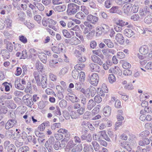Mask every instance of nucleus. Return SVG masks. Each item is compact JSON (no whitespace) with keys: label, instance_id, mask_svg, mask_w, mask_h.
<instances>
[{"label":"nucleus","instance_id":"obj_41","mask_svg":"<svg viewBox=\"0 0 152 152\" xmlns=\"http://www.w3.org/2000/svg\"><path fill=\"white\" fill-rule=\"evenodd\" d=\"M5 43L7 45V48L9 51H12L13 50V45L12 44L9 42L4 41Z\"/></svg>","mask_w":152,"mask_h":152},{"label":"nucleus","instance_id":"obj_30","mask_svg":"<svg viewBox=\"0 0 152 152\" xmlns=\"http://www.w3.org/2000/svg\"><path fill=\"white\" fill-rule=\"evenodd\" d=\"M66 7L64 5H58L55 7V9L56 11L59 12H63L65 11Z\"/></svg>","mask_w":152,"mask_h":152},{"label":"nucleus","instance_id":"obj_10","mask_svg":"<svg viewBox=\"0 0 152 152\" xmlns=\"http://www.w3.org/2000/svg\"><path fill=\"white\" fill-rule=\"evenodd\" d=\"M109 73H113L118 76H121L122 74L121 70L119 67L115 66L114 68H110L109 70Z\"/></svg>","mask_w":152,"mask_h":152},{"label":"nucleus","instance_id":"obj_59","mask_svg":"<svg viewBox=\"0 0 152 152\" xmlns=\"http://www.w3.org/2000/svg\"><path fill=\"white\" fill-rule=\"evenodd\" d=\"M119 114L117 115V119L118 121H121L123 120L124 117L122 116V114L123 113V111L121 110H119L118 111Z\"/></svg>","mask_w":152,"mask_h":152},{"label":"nucleus","instance_id":"obj_16","mask_svg":"<svg viewBox=\"0 0 152 152\" xmlns=\"http://www.w3.org/2000/svg\"><path fill=\"white\" fill-rule=\"evenodd\" d=\"M5 105L9 108L15 109L16 107V105L15 104L13 101L11 100H6L4 102Z\"/></svg>","mask_w":152,"mask_h":152},{"label":"nucleus","instance_id":"obj_54","mask_svg":"<svg viewBox=\"0 0 152 152\" xmlns=\"http://www.w3.org/2000/svg\"><path fill=\"white\" fill-rule=\"evenodd\" d=\"M29 53H30V55L28 56V58H30L32 57V56H35L36 53V50L33 48H31L29 50Z\"/></svg>","mask_w":152,"mask_h":152},{"label":"nucleus","instance_id":"obj_1","mask_svg":"<svg viewBox=\"0 0 152 152\" xmlns=\"http://www.w3.org/2000/svg\"><path fill=\"white\" fill-rule=\"evenodd\" d=\"M33 75L38 86L41 85L42 87L43 88L47 87V80L46 76L39 75L38 73L37 72H34Z\"/></svg>","mask_w":152,"mask_h":152},{"label":"nucleus","instance_id":"obj_42","mask_svg":"<svg viewBox=\"0 0 152 152\" xmlns=\"http://www.w3.org/2000/svg\"><path fill=\"white\" fill-rule=\"evenodd\" d=\"M5 87V90L6 91H10V86L12 87V85L10 83H8L7 82H5L3 83Z\"/></svg>","mask_w":152,"mask_h":152},{"label":"nucleus","instance_id":"obj_29","mask_svg":"<svg viewBox=\"0 0 152 152\" xmlns=\"http://www.w3.org/2000/svg\"><path fill=\"white\" fill-rule=\"evenodd\" d=\"M75 23L72 21H70L67 23V26L69 28H72L71 29L75 31L76 28H78V26L77 25H75Z\"/></svg>","mask_w":152,"mask_h":152},{"label":"nucleus","instance_id":"obj_52","mask_svg":"<svg viewBox=\"0 0 152 152\" xmlns=\"http://www.w3.org/2000/svg\"><path fill=\"white\" fill-rule=\"evenodd\" d=\"M85 66V65L84 64H79L76 65L75 66V68L76 70L78 69L79 70H82L83 69V68Z\"/></svg>","mask_w":152,"mask_h":152},{"label":"nucleus","instance_id":"obj_13","mask_svg":"<svg viewBox=\"0 0 152 152\" xmlns=\"http://www.w3.org/2000/svg\"><path fill=\"white\" fill-rule=\"evenodd\" d=\"M87 20L92 23L95 24L98 20V18L92 15H89L87 17Z\"/></svg>","mask_w":152,"mask_h":152},{"label":"nucleus","instance_id":"obj_26","mask_svg":"<svg viewBox=\"0 0 152 152\" xmlns=\"http://www.w3.org/2000/svg\"><path fill=\"white\" fill-rule=\"evenodd\" d=\"M83 150L85 152H92L93 149L91 145L85 144L84 145Z\"/></svg>","mask_w":152,"mask_h":152},{"label":"nucleus","instance_id":"obj_9","mask_svg":"<svg viewBox=\"0 0 152 152\" xmlns=\"http://www.w3.org/2000/svg\"><path fill=\"white\" fill-rule=\"evenodd\" d=\"M149 12V8L147 6L140 8L139 12L140 16L143 18L147 15Z\"/></svg>","mask_w":152,"mask_h":152},{"label":"nucleus","instance_id":"obj_63","mask_svg":"<svg viewBox=\"0 0 152 152\" xmlns=\"http://www.w3.org/2000/svg\"><path fill=\"white\" fill-rule=\"evenodd\" d=\"M55 115H61L60 108L56 106L55 110L53 112Z\"/></svg>","mask_w":152,"mask_h":152},{"label":"nucleus","instance_id":"obj_8","mask_svg":"<svg viewBox=\"0 0 152 152\" xmlns=\"http://www.w3.org/2000/svg\"><path fill=\"white\" fill-rule=\"evenodd\" d=\"M21 83V84L18 80H15V86L19 89L23 90L24 89L26 84V82L25 81L24 78L22 79Z\"/></svg>","mask_w":152,"mask_h":152},{"label":"nucleus","instance_id":"obj_35","mask_svg":"<svg viewBox=\"0 0 152 152\" xmlns=\"http://www.w3.org/2000/svg\"><path fill=\"white\" fill-rule=\"evenodd\" d=\"M75 17L78 19H83L85 18V15L83 12H79L76 14Z\"/></svg>","mask_w":152,"mask_h":152},{"label":"nucleus","instance_id":"obj_58","mask_svg":"<svg viewBox=\"0 0 152 152\" xmlns=\"http://www.w3.org/2000/svg\"><path fill=\"white\" fill-rule=\"evenodd\" d=\"M90 88L91 89V95L92 97H93L96 93V88L92 86H90Z\"/></svg>","mask_w":152,"mask_h":152},{"label":"nucleus","instance_id":"obj_31","mask_svg":"<svg viewBox=\"0 0 152 152\" xmlns=\"http://www.w3.org/2000/svg\"><path fill=\"white\" fill-rule=\"evenodd\" d=\"M33 4L39 11H42L44 10L45 7L42 4L36 2H34Z\"/></svg>","mask_w":152,"mask_h":152},{"label":"nucleus","instance_id":"obj_37","mask_svg":"<svg viewBox=\"0 0 152 152\" xmlns=\"http://www.w3.org/2000/svg\"><path fill=\"white\" fill-rule=\"evenodd\" d=\"M91 144L95 151H98L100 149V146L98 143L96 141H93Z\"/></svg>","mask_w":152,"mask_h":152},{"label":"nucleus","instance_id":"obj_56","mask_svg":"<svg viewBox=\"0 0 152 152\" xmlns=\"http://www.w3.org/2000/svg\"><path fill=\"white\" fill-rule=\"evenodd\" d=\"M61 127V124L60 123H55L53 124L51 126L52 130H54L57 128H60Z\"/></svg>","mask_w":152,"mask_h":152},{"label":"nucleus","instance_id":"obj_51","mask_svg":"<svg viewBox=\"0 0 152 152\" xmlns=\"http://www.w3.org/2000/svg\"><path fill=\"white\" fill-rule=\"evenodd\" d=\"M67 103V102L65 100L62 99L60 102L59 105L61 107L64 108L66 107Z\"/></svg>","mask_w":152,"mask_h":152},{"label":"nucleus","instance_id":"obj_61","mask_svg":"<svg viewBox=\"0 0 152 152\" xmlns=\"http://www.w3.org/2000/svg\"><path fill=\"white\" fill-rule=\"evenodd\" d=\"M118 7H113L110 10V12L111 13H117L118 12V11H119V10H118Z\"/></svg>","mask_w":152,"mask_h":152},{"label":"nucleus","instance_id":"obj_24","mask_svg":"<svg viewBox=\"0 0 152 152\" xmlns=\"http://www.w3.org/2000/svg\"><path fill=\"white\" fill-rule=\"evenodd\" d=\"M117 25H119L123 27L125 26L128 25H129L127 26L128 27L130 28L132 26L131 24H129V23L128 22H126L122 20H119L116 23Z\"/></svg>","mask_w":152,"mask_h":152},{"label":"nucleus","instance_id":"obj_18","mask_svg":"<svg viewBox=\"0 0 152 152\" xmlns=\"http://www.w3.org/2000/svg\"><path fill=\"white\" fill-rule=\"evenodd\" d=\"M91 59L94 63H97L100 65H101L103 64L101 59L96 55H92L91 56Z\"/></svg>","mask_w":152,"mask_h":152},{"label":"nucleus","instance_id":"obj_27","mask_svg":"<svg viewBox=\"0 0 152 152\" xmlns=\"http://www.w3.org/2000/svg\"><path fill=\"white\" fill-rule=\"evenodd\" d=\"M70 44L76 45L80 43V41L75 37H73L70 39Z\"/></svg>","mask_w":152,"mask_h":152},{"label":"nucleus","instance_id":"obj_50","mask_svg":"<svg viewBox=\"0 0 152 152\" xmlns=\"http://www.w3.org/2000/svg\"><path fill=\"white\" fill-rule=\"evenodd\" d=\"M53 62V60H50L49 62V66L51 68H56L60 66V64H54Z\"/></svg>","mask_w":152,"mask_h":152},{"label":"nucleus","instance_id":"obj_36","mask_svg":"<svg viewBox=\"0 0 152 152\" xmlns=\"http://www.w3.org/2000/svg\"><path fill=\"white\" fill-rule=\"evenodd\" d=\"M79 72L76 69L72 71V75L74 78L77 79L78 78L79 76Z\"/></svg>","mask_w":152,"mask_h":152},{"label":"nucleus","instance_id":"obj_39","mask_svg":"<svg viewBox=\"0 0 152 152\" xmlns=\"http://www.w3.org/2000/svg\"><path fill=\"white\" fill-rule=\"evenodd\" d=\"M68 69L67 68H63L60 70L59 73V75L61 77L63 76L68 72Z\"/></svg>","mask_w":152,"mask_h":152},{"label":"nucleus","instance_id":"obj_4","mask_svg":"<svg viewBox=\"0 0 152 152\" xmlns=\"http://www.w3.org/2000/svg\"><path fill=\"white\" fill-rule=\"evenodd\" d=\"M71 141H70L67 145V149H68V152H77L81 151L83 149L82 146L81 145L78 144L76 146L72 145H69Z\"/></svg>","mask_w":152,"mask_h":152},{"label":"nucleus","instance_id":"obj_14","mask_svg":"<svg viewBox=\"0 0 152 152\" xmlns=\"http://www.w3.org/2000/svg\"><path fill=\"white\" fill-rule=\"evenodd\" d=\"M90 70L92 72H99L100 68L99 66L96 64L91 63L89 65Z\"/></svg>","mask_w":152,"mask_h":152},{"label":"nucleus","instance_id":"obj_55","mask_svg":"<svg viewBox=\"0 0 152 152\" xmlns=\"http://www.w3.org/2000/svg\"><path fill=\"white\" fill-rule=\"evenodd\" d=\"M19 40L22 42L24 44L26 43L27 42V39L26 37L23 35H20L19 37Z\"/></svg>","mask_w":152,"mask_h":152},{"label":"nucleus","instance_id":"obj_45","mask_svg":"<svg viewBox=\"0 0 152 152\" xmlns=\"http://www.w3.org/2000/svg\"><path fill=\"white\" fill-rule=\"evenodd\" d=\"M95 32V31L94 30H93L89 32L86 35V37L88 39H91L94 36Z\"/></svg>","mask_w":152,"mask_h":152},{"label":"nucleus","instance_id":"obj_32","mask_svg":"<svg viewBox=\"0 0 152 152\" xmlns=\"http://www.w3.org/2000/svg\"><path fill=\"white\" fill-rule=\"evenodd\" d=\"M104 42L110 48H112L114 46V45L111 41L109 39H104Z\"/></svg>","mask_w":152,"mask_h":152},{"label":"nucleus","instance_id":"obj_64","mask_svg":"<svg viewBox=\"0 0 152 152\" xmlns=\"http://www.w3.org/2000/svg\"><path fill=\"white\" fill-rule=\"evenodd\" d=\"M122 66L124 68L126 69H128L131 67V64L127 62H124Z\"/></svg>","mask_w":152,"mask_h":152},{"label":"nucleus","instance_id":"obj_6","mask_svg":"<svg viewBox=\"0 0 152 152\" xmlns=\"http://www.w3.org/2000/svg\"><path fill=\"white\" fill-rule=\"evenodd\" d=\"M52 50L55 53L57 54L60 53L61 52H64L65 51L64 45L63 43H60L57 46L52 47Z\"/></svg>","mask_w":152,"mask_h":152},{"label":"nucleus","instance_id":"obj_7","mask_svg":"<svg viewBox=\"0 0 152 152\" xmlns=\"http://www.w3.org/2000/svg\"><path fill=\"white\" fill-rule=\"evenodd\" d=\"M23 100L26 105L30 107H31L34 104L32 97L28 95L24 96L23 98Z\"/></svg>","mask_w":152,"mask_h":152},{"label":"nucleus","instance_id":"obj_21","mask_svg":"<svg viewBox=\"0 0 152 152\" xmlns=\"http://www.w3.org/2000/svg\"><path fill=\"white\" fill-rule=\"evenodd\" d=\"M124 34L127 37H131L134 34V32L131 29L126 28L124 31Z\"/></svg>","mask_w":152,"mask_h":152},{"label":"nucleus","instance_id":"obj_53","mask_svg":"<svg viewBox=\"0 0 152 152\" xmlns=\"http://www.w3.org/2000/svg\"><path fill=\"white\" fill-rule=\"evenodd\" d=\"M29 148L28 146H23L22 147L20 148L19 150V152H29Z\"/></svg>","mask_w":152,"mask_h":152},{"label":"nucleus","instance_id":"obj_40","mask_svg":"<svg viewBox=\"0 0 152 152\" xmlns=\"http://www.w3.org/2000/svg\"><path fill=\"white\" fill-rule=\"evenodd\" d=\"M144 21L145 23L148 24L152 23V16L151 15L147 16L144 19Z\"/></svg>","mask_w":152,"mask_h":152},{"label":"nucleus","instance_id":"obj_44","mask_svg":"<svg viewBox=\"0 0 152 152\" xmlns=\"http://www.w3.org/2000/svg\"><path fill=\"white\" fill-rule=\"evenodd\" d=\"M5 23L6 25V28H10L12 26V20L9 18H6Z\"/></svg>","mask_w":152,"mask_h":152},{"label":"nucleus","instance_id":"obj_48","mask_svg":"<svg viewBox=\"0 0 152 152\" xmlns=\"http://www.w3.org/2000/svg\"><path fill=\"white\" fill-rule=\"evenodd\" d=\"M36 67L38 70L42 72L44 70V67L41 63H37L36 65Z\"/></svg>","mask_w":152,"mask_h":152},{"label":"nucleus","instance_id":"obj_5","mask_svg":"<svg viewBox=\"0 0 152 152\" xmlns=\"http://www.w3.org/2000/svg\"><path fill=\"white\" fill-rule=\"evenodd\" d=\"M109 27L105 24L101 25L100 28H98L97 30L96 34L97 35H101L103 33L104 34L107 33L109 30Z\"/></svg>","mask_w":152,"mask_h":152},{"label":"nucleus","instance_id":"obj_20","mask_svg":"<svg viewBox=\"0 0 152 152\" xmlns=\"http://www.w3.org/2000/svg\"><path fill=\"white\" fill-rule=\"evenodd\" d=\"M139 51L141 54L146 55L148 52V48L146 45L142 46L140 48Z\"/></svg>","mask_w":152,"mask_h":152},{"label":"nucleus","instance_id":"obj_38","mask_svg":"<svg viewBox=\"0 0 152 152\" xmlns=\"http://www.w3.org/2000/svg\"><path fill=\"white\" fill-rule=\"evenodd\" d=\"M7 150L8 152H15L16 149L13 144H10L7 148Z\"/></svg>","mask_w":152,"mask_h":152},{"label":"nucleus","instance_id":"obj_57","mask_svg":"<svg viewBox=\"0 0 152 152\" xmlns=\"http://www.w3.org/2000/svg\"><path fill=\"white\" fill-rule=\"evenodd\" d=\"M24 24L29 29H31L33 28L34 26V24L31 23L29 22H28L27 21L25 22L24 23Z\"/></svg>","mask_w":152,"mask_h":152},{"label":"nucleus","instance_id":"obj_17","mask_svg":"<svg viewBox=\"0 0 152 152\" xmlns=\"http://www.w3.org/2000/svg\"><path fill=\"white\" fill-rule=\"evenodd\" d=\"M5 104L4 101H2L0 102V113L1 114L2 113L4 114H6L7 112V109L5 107Z\"/></svg>","mask_w":152,"mask_h":152},{"label":"nucleus","instance_id":"obj_12","mask_svg":"<svg viewBox=\"0 0 152 152\" xmlns=\"http://www.w3.org/2000/svg\"><path fill=\"white\" fill-rule=\"evenodd\" d=\"M17 123V121L14 119H10L6 123L5 125V128L6 129L12 127Z\"/></svg>","mask_w":152,"mask_h":152},{"label":"nucleus","instance_id":"obj_62","mask_svg":"<svg viewBox=\"0 0 152 152\" xmlns=\"http://www.w3.org/2000/svg\"><path fill=\"white\" fill-rule=\"evenodd\" d=\"M100 89L101 90V92H103L105 93H107L108 92V89L105 84H102L101 88Z\"/></svg>","mask_w":152,"mask_h":152},{"label":"nucleus","instance_id":"obj_3","mask_svg":"<svg viewBox=\"0 0 152 152\" xmlns=\"http://www.w3.org/2000/svg\"><path fill=\"white\" fill-rule=\"evenodd\" d=\"M88 80L92 85L96 86L99 82V77L97 74L94 73L89 74Z\"/></svg>","mask_w":152,"mask_h":152},{"label":"nucleus","instance_id":"obj_34","mask_svg":"<svg viewBox=\"0 0 152 152\" xmlns=\"http://www.w3.org/2000/svg\"><path fill=\"white\" fill-rule=\"evenodd\" d=\"M24 141L23 140H21L20 138H18L15 142V144L17 147H20L23 145V144Z\"/></svg>","mask_w":152,"mask_h":152},{"label":"nucleus","instance_id":"obj_47","mask_svg":"<svg viewBox=\"0 0 152 152\" xmlns=\"http://www.w3.org/2000/svg\"><path fill=\"white\" fill-rule=\"evenodd\" d=\"M62 33L64 37L67 38H70L71 35L70 33L66 30L64 29L62 31Z\"/></svg>","mask_w":152,"mask_h":152},{"label":"nucleus","instance_id":"obj_28","mask_svg":"<svg viewBox=\"0 0 152 152\" xmlns=\"http://www.w3.org/2000/svg\"><path fill=\"white\" fill-rule=\"evenodd\" d=\"M132 7V4H131L124 5L123 7L124 12L126 14H129Z\"/></svg>","mask_w":152,"mask_h":152},{"label":"nucleus","instance_id":"obj_46","mask_svg":"<svg viewBox=\"0 0 152 152\" xmlns=\"http://www.w3.org/2000/svg\"><path fill=\"white\" fill-rule=\"evenodd\" d=\"M18 138H20L21 140L23 141L26 138L27 136L26 133L24 132H23L21 134H19V135L17 134Z\"/></svg>","mask_w":152,"mask_h":152},{"label":"nucleus","instance_id":"obj_15","mask_svg":"<svg viewBox=\"0 0 152 152\" xmlns=\"http://www.w3.org/2000/svg\"><path fill=\"white\" fill-rule=\"evenodd\" d=\"M115 39L120 44L123 45L124 42V39L123 35L121 33L117 34L115 35Z\"/></svg>","mask_w":152,"mask_h":152},{"label":"nucleus","instance_id":"obj_11","mask_svg":"<svg viewBox=\"0 0 152 152\" xmlns=\"http://www.w3.org/2000/svg\"><path fill=\"white\" fill-rule=\"evenodd\" d=\"M42 23L43 26H47L50 24L55 25L56 23V22L50 18H44L42 20Z\"/></svg>","mask_w":152,"mask_h":152},{"label":"nucleus","instance_id":"obj_43","mask_svg":"<svg viewBox=\"0 0 152 152\" xmlns=\"http://www.w3.org/2000/svg\"><path fill=\"white\" fill-rule=\"evenodd\" d=\"M13 131L12 130H7L6 132L5 137L7 138L10 139L13 134Z\"/></svg>","mask_w":152,"mask_h":152},{"label":"nucleus","instance_id":"obj_22","mask_svg":"<svg viewBox=\"0 0 152 152\" xmlns=\"http://www.w3.org/2000/svg\"><path fill=\"white\" fill-rule=\"evenodd\" d=\"M103 54L108 58L111 57L110 53L113 54L114 50L110 49H103L102 50Z\"/></svg>","mask_w":152,"mask_h":152},{"label":"nucleus","instance_id":"obj_2","mask_svg":"<svg viewBox=\"0 0 152 152\" xmlns=\"http://www.w3.org/2000/svg\"><path fill=\"white\" fill-rule=\"evenodd\" d=\"M80 6L75 4H69L67 6V12L68 15H71L75 14L79 10Z\"/></svg>","mask_w":152,"mask_h":152},{"label":"nucleus","instance_id":"obj_60","mask_svg":"<svg viewBox=\"0 0 152 152\" xmlns=\"http://www.w3.org/2000/svg\"><path fill=\"white\" fill-rule=\"evenodd\" d=\"M91 115V112L88 111H87L84 113L83 116V118L85 119L88 120L90 118Z\"/></svg>","mask_w":152,"mask_h":152},{"label":"nucleus","instance_id":"obj_33","mask_svg":"<svg viewBox=\"0 0 152 152\" xmlns=\"http://www.w3.org/2000/svg\"><path fill=\"white\" fill-rule=\"evenodd\" d=\"M100 105H97L92 111V115H95L98 113L100 111Z\"/></svg>","mask_w":152,"mask_h":152},{"label":"nucleus","instance_id":"obj_23","mask_svg":"<svg viewBox=\"0 0 152 152\" xmlns=\"http://www.w3.org/2000/svg\"><path fill=\"white\" fill-rule=\"evenodd\" d=\"M38 56L42 62L44 64L46 63L47 58L46 55L45 53L42 52L39 53Z\"/></svg>","mask_w":152,"mask_h":152},{"label":"nucleus","instance_id":"obj_19","mask_svg":"<svg viewBox=\"0 0 152 152\" xmlns=\"http://www.w3.org/2000/svg\"><path fill=\"white\" fill-rule=\"evenodd\" d=\"M96 105L95 102L91 99L88 101L87 103V109L89 110H91Z\"/></svg>","mask_w":152,"mask_h":152},{"label":"nucleus","instance_id":"obj_25","mask_svg":"<svg viewBox=\"0 0 152 152\" xmlns=\"http://www.w3.org/2000/svg\"><path fill=\"white\" fill-rule=\"evenodd\" d=\"M111 113V108L108 106L105 107L103 109V113L105 116H108Z\"/></svg>","mask_w":152,"mask_h":152},{"label":"nucleus","instance_id":"obj_49","mask_svg":"<svg viewBox=\"0 0 152 152\" xmlns=\"http://www.w3.org/2000/svg\"><path fill=\"white\" fill-rule=\"evenodd\" d=\"M108 80L110 83H113L116 81L115 77L114 75L113 74L109 75Z\"/></svg>","mask_w":152,"mask_h":152}]
</instances>
